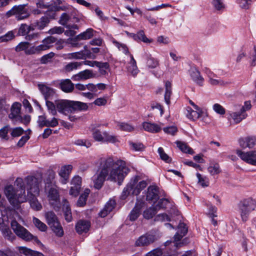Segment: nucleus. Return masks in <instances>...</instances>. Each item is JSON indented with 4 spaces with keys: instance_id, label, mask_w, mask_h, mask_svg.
I'll return each mask as SVG.
<instances>
[{
    "instance_id": "nucleus-1",
    "label": "nucleus",
    "mask_w": 256,
    "mask_h": 256,
    "mask_svg": "<svg viewBox=\"0 0 256 256\" xmlns=\"http://www.w3.org/2000/svg\"><path fill=\"white\" fill-rule=\"evenodd\" d=\"M104 168L107 171V180L117 182L120 185L126 176L130 172L126 166V162L122 160L114 162L111 158H108L102 161Z\"/></svg>"
},
{
    "instance_id": "nucleus-2",
    "label": "nucleus",
    "mask_w": 256,
    "mask_h": 256,
    "mask_svg": "<svg viewBox=\"0 0 256 256\" xmlns=\"http://www.w3.org/2000/svg\"><path fill=\"white\" fill-rule=\"evenodd\" d=\"M18 188L16 190L12 185L5 186L4 193L10 204L14 207H18L20 204L26 202L25 185L23 180L18 178L14 182Z\"/></svg>"
},
{
    "instance_id": "nucleus-3",
    "label": "nucleus",
    "mask_w": 256,
    "mask_h": 256,
    "mask_svg": "<svg viewBox=\"0 0 256 256\" xmlns=\"http://www.w3.org/2000/svg\"><path fill=\"white\" fill-rule=\"evenodd\" d=\"M25 182L27 186L26 200H28L30 207L34 210H41L42 206L37 199L40 194L38 179L34 176H28Z\"/></svg>"
},
{
    "instance_id": "nucleus-4",
    "label": "nucleus",
    "mask_w": 256,
    "mask_h": 256,
    "mask_svg": "<svg viewBox=\"0 0 256 256\" xmlns=\"http://www.w3.org/2000/svg\"><path fill=\"white\" fill-rule=\"evenodd\" d=\"M11 227L14 233L20 238L29 241L34 240L36 242H40L36 237L34 236L26 229L20 225L16 220L11 222Z\"/></svg>"
},
{
    "instance_id": "nucleus-5",
    "label": "nucleus",
    "mask_w": 256,
    "mask_h": 256,
    "mask_svg": "<svg viewBox=\"0 0 256 256\" xmlns=\"http://www.w3.org/2000/svg\"><path fill=\"white\" fill-rule=\"evenodd\" d=\"M93 138L96 142L102 143H115L118 141L116 136L110 134L108 132H102L97 128H94L92 130Z\"/></svg>"
},
{
    "instance_id": "nucleus-6",
    "label": "nucleus",
    "mask_w": 256,
    "mask_h": 256,
    "mask_svg": "<svg viewBox=\"0 0 256 256\" xmlns=\"http://www.w3.org/2000/svg\"><path fill=\"white\" fill-rule=\"evenodd\" d=\"M128 184L130 190H132V194L136 196L138 195L148 185L146 182L141 180V178L139 176H136L132 178Z\"/></svg>"
},
{
    "instance_id": "nucleus-7",
    "label": "nucleus",
    "mask_w": 256,
    "mask_h": 256,
    "mask_svg": "<svg viewBox=\"0 0 256 256\" xmlns=\"http://www.w3.org/2000/svg\"><path fill=\"white\" fill-rule=\"evenodd\" d=\"M25 4H20L14 6L10 10L8 11L6 15L8 16H14L18 20H22L28 18L30 16L28 10L26 8Z\"/></svg>"
},
{
    "instance_id": "nucleus-8",
    "label": "nucleus",
    "mask_w": 256,
    "mask_h": 256,
    "mask_svg": "<svg viewBox=\"0 0 256 256\" xmlns=\"http://www.w3.org/2000/svg\"><path fill=\"white\" fill-rule=\"evenodd\" d=\"M107 171L104 168L102 162L100 163L99 170L92 176V180L94 184V186L96 189H100L103 185L104 182L107 180Z\"/></svg>"
},
{
    "instance_id": "nucleus-9",
    "label": "nucleus",
    "mask_w": 256,
    "mask_h": 256,
    "mask_svg": "<svg viewBox=\"0 0 256 256\" xmlns=\"http://www.w3.org/2000/svg\"><path fill=\"white\" fill-rule=\"evenodd\" d=\"M237 155L246 162L256 166V150L248 152H243L241 150H236Z\"/></svg>"
},
{
    "instance_id": "nucleus-10",
    "label": "nucleus",
    "mask_w": 256,
    "mask_h": 256,
    "mask_svg": "<svg viewBox=\"0 0 256 256\" xmlns=\"http://www.w3.org/2000/svg\"><path fill=\"white\" fill-rule=\"evenodd\" d=\"M56 110L60 113L66 115L72 112V100H56Z\"/></svg>"
},
{
    "instance_id": "nucleus-11",
    "label": "nucleus",
    "mask_w": 256,
    "mask_h": 256,
    "mask_svg": "<svg viewBox=\"0 0 256 256\" xmlns=\"http://www.w3.org/2000/svg\"><path fill=\"white\" fill-rule=\"evenodd\" d=\"M54 84L58 86L60 90L64 92L70 93L74 89V85L70 79H62L54 82Z\"/></svg>"
},
{
    "instance_id": "nucleus-12",
    "label": "nucleus",
    "mask_w": 256,
    "mask_h": 256,
    "mask_svg": "<svg viewBox=\"0 0 256 256\" xmlns=\"http://www.w3.org/2000/svg\"><path fill=\"white\" fill-rule=\"evenodd\" d=\"M156 240V236L154 234H146L140 236L135 242L136 246H148Z\"/></svg>"
},
{
    "instance_id": "nucleus-13",
    "label": "nucleus",
    "mask_w": 256,
    "mask_h": 256,
    "mask_svg": "<svg viewBox=\"0 0 256 256\" xmlns=\"http://www.w3.org/2000/svg\"><path fill=\"white\" fill-rule=\"evenodd\" d=\"M21 104L19 102H14L11 108V112L9 114V118L11 119L14 124L18 122H22V118L20 116Z\"/></svg>"
},
{
    "instance_id": "nucleus-14",
    "label": "nucleus",
    "mask_w": 256,
    "mask_h": 256,
    "mask_svg": "<svg viewBox=\"0 0 256 256\" xmlns=\"http://www.w3.org/2000/svg\"><path fill=\"white\" fill-rule=\"evenodd\" d=\"M240 146L242 148H252L256 146V136H249L240 138L238 140Z\"/></svg>"
},
{
    "instance_id": "nucleus-15",
    "label": "nucleus",
    "mask_w": 256,
    "mask_h": 256,
    "mask_svg": "<svg viewBox=\"0 0 256 256\" xmlns=\"http://www.w3.org/2000/svg\"><path fill=\"white\" fill-rule=\"evenodd\" d=\"M96 77H98L97 74L94 73L92 70H86L73 76L72 79L74 80L80 81Z\"/></svg>"
},
{
    "instance_id": "nucleus-16",
    "label": "nucleus",
    "mask_w": 256,
    "mask_h": 256,
    "mask_svg": "<svg viewBox=\"0 0 256 256\" xmlns=\"http://www.w3.org/2000/svg\"><path fill=\"white\" fill-rule=\"evenodd\" d=\"M38 88L44 96L46 100L48 99H52L56 95L55 90L45 84H38Z\"/></svg>"
},
{
    "instance_id": "nucleus-17",
    "label": "nucleus",
    "mask_w": 256,
    "mask_h": 256,
    "mask_svg": "<svg viewBox=\"0 0 256 256\" xmlns=\"http://www.w3.org/2000/svg\"><path fill=\"white\" fill-rule=\"evenodd\" d=\"M38 123L40 128L44 126L54 128L58 124V120L56 118H53L51 120H48L44 115L40 116L38 117Z\"/></svg>"
},
{
    "instance_id": "nucleus-18",
    "label": "nucleus",
    "mask_w": 256,
    "mask_h": 256,
    "mask_svg": "<svg viewBox=\"0 0 256 256\" xmlns=\"http://www.w3.org/2000/svg\"><path fill=\"white\" fill-rule=\"evenodd\" d=\"M72 169V166L71 164L65 165L62 166L58 174L61 178V182L63 184H66L69 178V175Z\"/></svg>"
},
{
    "instance_id": "nucleus-19",
    "label": "nucleus",
    "mask_w": 256,
    "mask_h": 256,
    "mask_svg": "<svg viewBox=\"0 0 256 256\" xmlns=\"http://www.w3.org/2000/svg\"><path fill=\"white\" fill-rule=\"evenodd\" d=\"M189 74L192 79L197 84L202 86L204 78L201 76L200 71L196 66H192L189 70Z\"/></svg>"
},
{
    "instance_id": "nucleus-20",
    "label": "nucleus",
    "mask_w": 256,
    "mask_h": 256,
    "mask_svg": "<svg viewBox=\"0 0 256 256\" xmlns=\"http://www.w3.org/2000/svg\"><path fill=\"white\" fill-rule=\"evenodd\" d=\"M158 198V191L156 186H150L148 188L146 200L150 202H156Z\"/></svg>"
},
{
    "instance_id": "nucleus-21",
    "label": "nucleus",
    "mask_w": 256,
    "mask_h": 256,
    "mask_svg": "<svg viewBox=\"0 0 256 256\" xmlns=\"http://www.w3.org/2000/svg\"><path fill=\"white\" fill-rule=\"evenodd\" d=\"M90 226V222L86 220H80L76 224V230L79 234L87 232Z\"/></svg>"
},
{
    "instance_id": "nucleus-22",
    "label": "nucleus",
    "mask_w": 256,
    "mask_h": 256,
    "mask_svg": "<svg viewBox=\"0 0 256 256\" xmlns=\"http://www.w3.org/2000/svg\"><path fill=\"white\" fill-rule=\"evenodd\" d=\"M143 204L144 202L140 201L136 204L134 208L132 210L129 214L130 220L131 221H134L139 216Z\"/></svg>"
},
{
    "instance_id": "nucleus-23",
    "label": "nucleus",
    "mask_w": 256,
    "mask_h": 256,
    "mask_svg": "<svg viewBox=\"0 0 256 256\" xmlns=\"http://www.w3.org/2000/svg\"><path fill=\"white\" fill-rule=\"evenodd\" d=\"M188 232L186 224L184 222H180L178 228V232L174 236V240L176 242H178Z\"/></svg>"
},
{
    "instance_id": "nucleus-24",
    "label": "nucleus",
    "mask_w": 256,
    "mask_h": 256,
    "mask_svg": "<svg viewBox=\"0 0 256 256\" xmlns=\"http://www.w3.org/2000/svg\"><path fill=\"white\" fill-rule=\"evenodd\" d=\"M44 217L48 224L50 226L57 224L60 222L56 214L52 211L46 212L44 214Z\"/></svg>"
},
{
    "instance_id": "nucleus-25",
    "label": "nucleus",
    "mask_w": 256,
    "mask_h": 256,
    "mask_svg": "<svg viewBox=\"0 0 256 256\" xmlns=\"http://www.w3.org/2000/svg\"><path fill=\"white\" fill-rule=\"evenodd\" d=\"M56 42V38L52 36H50L42 40V44L39 45L42 51L46 50L53 46V44Z\"/></svg>"
},
{
    "instance_id": "nucleus-26",
    "label": "nucleus",
    "mask_w": 256,
    "mask_h": 256,
    "mask_svg": "<svg viewBox=\"0 0 256 256\" xmlns=\"http://www.w3.org/2000/svg\"><path fill=\"white\" fill-rule=\"evenodd\" d=\"M116 204L114 200H110L105 205L104 208L99 213V215L102 218H104L112 210Z\"/></svg>"
},
{
    "instance_id": "nucleus-27",
    "label": "nucleus",
    "mask_w": 256,
    "mask_h": 256,
    "mask_svg": "<svg viewBox=\"0 0 256 256\" xmlns=\"http://www.w3.org/2000/svg\"><path fill=\"white\" fill-rule=\"evenodd\" d=\"M144 130L150 132L156 133L161 130V127L158 124L150 122H144L142 124Z\"/></svg>"
},
{
    "instance_id": "nucleus-28",
    "label": "nucleus",
    "mask_w": 256,
    "mask_h": 256,
    "mask_svg": "<svg viewBox=\"0 0 256 256\" xmlns=\"http://www.w3.org/2000/svg\"><path fill=\"white\" fill-rule=\"evenodd\" d=\"M230 118L232 119L235 124L240 123L242 120L246 118L247 114L240 110L239 112H230Z\"/></svg>"
},
{
    "instance_id": "nucleus-29",
    "label": "nucleus",
    "mask_w": 256,
    "mask_h": 256,
    "mask_svg": "<svg viewBox=\"0 0 256 256\" xmlns=\"http://www.w3.org/2000/svg\"><path fill=\"white\" fill-rule=\"evenodd\" d=\"M240 205L253 211L256 207V201L251 198H248L241 201Z\"/></svg>"
},
{
    "instance_id": "nucleus-30",
    "label": "nucleus",
    "mask_w": 256,
    "mask_h": 256,
    "mask_svg": "<svg viewBox=\"0 0 256 256\" xmlns=\"http://www.w3.org/2000/svg\"><path fill=\"white\" fill-rule=\"evenodd\" d=\"M18 249L20 254L26 256H44L42 252L32 250L24 246H19Z\"/></svg>"
},
{
    "instance_id": "nucleus-31",
    "label": "nucleus",
    "mask_w": 256,
    "mask_h": 256,
    "mask_svg": "<svg viewBox=\"0 0 256 256\" xmlns=\"http://www.w3.org/2000/svg\"><path fill=\"white\" fill-rule=\"evenodd\" d=\"M72 112L76 110L84 111L88 109L87 104L79 101L72 100Z\"/></svg>"
},
{
    "instance_id": "nucleus-32",
    "label": "nucleus",
    "mask_w": 256,
    "mask_h": 256,
    "mask_svg": "<svg viewBox=\"0 0 256 256\" xmlns=\"http://www.w3.org/2000/svg\"><path fill=\"white\" fill-rule=\"evenodd\" d=\"M134 40L138 41H142L145 43H150L152 42L151 39L148 38L144 34L143 30H140L136 34H131Z\"/></svg>"
},
{
    "instance_id": "nucleus-33",
    "label": "nucleus",
    "mask_w": 256,
    "mask_h": 256,
    "mask_svg": "<svg viewBox=\"0 0 256 256\" xmlns=\"http://www.w3.org/2000/svg\"><path fill=\"white\" fill-rule=\"evenodd\" d=\"M130 61L127 68L128 71L132 76H135L138 73V70L136 66V61L134 59L132 54H130Z\"/></svg>"
},
{
    "instance_id": "nucleus-34",
    "label": "nucleus",
    "mask_w": 256,
    "mask_h": 256,
    "mask_svg": "<svg viewBox=\"0 0 256 256\" xmlns=\"http://www.w3.org/2000/svg\"><path fill=\"white\" fill-rule=\"evenodd\" d=\"M172 94V84L169 81L165 83L164 100L166 104L169 105L170 103V98Z\"/></svg>"
},
{
    "instance_id": "nucleus-35",
    "label": "nucleus",
    "mask_w": 256,
    "mask_h": 256,
    "mask_svg": "<svg viewBox=\"0 0 256 256\" xmlns=\"http://www.w3.org/2000/svg\"><path fill=\"white\" fill-rule=\"evenodd\" d=\"M50 22L49 18L46 16H42L39 20L32 24L34 28H37L38 30H42L48 26Z\"/></svg>"
},
{
    "instance_id": "nucleus-36",
    "label": "nucleus",
    "mask_w": 256,
    "mask_h": 256,
    "mask_svg": "<svg viewBox=\"0 0 256 256\" xmlns=\"http://www.w3.org/2000/svg\"><path fill=\"white\" fill-rule=\"evenodd\" d=\"M94 30L92 28H88L85 32L76 36V40H86L91 38L94 36Z\"/></svg>"
},
{
    "instance_id": "nucleus-37",
    "label": "nucleus",
    "mask_w": 256,
    "mask_h": 256,
    "mask_svg": "<svg viewBox=\"0 0 256 256\" xmlns=\"http://www.w3.org/2000/svg\"><path fill=\"white\" fill-rule=\"evenodd\" d=\"M68 56L69 58L84 59L86 58H94V57L88 56V53L86 54L84 50L68 54Z\"/></svg>"
},
{
    "instance_id": "nucleus-38",
    "label": "nucleus",
    "mask_w": 256,
    "mask_h": 256,
    "mask_svg": "<svg viewBox=\"0 0 256 256\" xmlns=\"http://www.w3.org/2000/svg\"><path fill=\"white\" fill-rule=\"evenodd\" d=\"M90 190L86 188L84 190V193H82L79 197L78 200L77 201L76 204L78 206H84L86 204V201L87 198L90 194Z\"/></svg>"
},
{
    "instance_id": "nucleus-39",
    "label": "nucleus",
    "mask_w": 256,
    "mask_h": 256,
    "mask_svg": "<svg viewBox=\"0 0 256 256\" xmlns=\"http://www.w3.org/2000/svg\"><path fill=\"white\" fill-rule=\"evenodd\" d=\"M96 67L98 68V72L100 76H104L108 74L107 70L110 68V65L108 62H99L96 65Z\"/></svg>"
},
{
    "instance_id": "nucleus-40",
    "label": "nucleus",
    "mask_w": 256,
    "mask_h": 256,
    "mask_svg": "<svg viewBox=\"0 0 256 256\" xmlns=\"http://www.w3.org/2000/svg\"><path fill=\"white\" fill-rule=\"evenodd\" d=\"M32 24V26H28L26 24H22L18 30V34L21 36H26L30 30H34Z\"/></svg>"
},
{
    "instance_id": "nucleus-41",
    "label": "nucleus",
    "mask_w": 256,
    "mask_h": 256,
    "mask_svg": "<svg viewBox=\"0 0 256 256\" xmlns=\"http://www.w3.org/2000/svg\"><path fill=\"white\" fill-rule=\"evenodd\" d=\"M82 65V63L75 62H71L66 64L64 67V70L66 72H70L73 70L77 69L78 67Z\"/></svg>"
},
{
    "instance_id": "nucleus-42",
    "label": "nucleus",
    "mask_w": 256,
    "mask_h": 256,
    "mask_svg": "<svg viewBox=\"0 0 256 256\" xmlns=\"http://www.w3.org/2000/svg\"><path fill=\"white\" fill-rule=\"evenodd\" d=\"M240 212V213L241 218L243 222H246L249 216L250 213L252 211L246 208L239 206Z\"/></svg>"
},
{
    "instance_id": "nucleus-43",
    "label": "nucleus",
    "mask_w": 256,
    "mask_h": 256,
    "mask_svg": "<svg viewBox=\"0 0 256 256\" xmlns=\"http://www.w3.org/2000/svg\"><path fill=\"white\" fill-rule=\"evenodd\" d=\"M177 146L184 152L188 154H192L193 150L190 148L186 144L177 141L176 142Z\"/></svg>"
},
{
    "instance_id": "nucleus-44",
    "label": "nucleus",
    "mask_w": 256,
    "mask_h": 256,
    "mask_svg": "<svg viewBox=\"0 0 256 256\" xmlns=\"http://www.w3.org/2000/svg\"><path fill=\"white\" fill-rule=\"evenodd\" d=\"M62 208L64 212L65 220L68 222H70L72 220V218L70 206L68 204H66L63 205Z\"/></svg>"
},
{
    "instance_id": "nucleus-45",
    "label": "nucleus",
    "mask_w": 256,
    "mask_h": 256,
    "mask_svg": "<svg viewBox=\"0 0 256 256\" xmlns=\"http://www.w3.org/2000/svg\"><path fill=\"white\" fill-rule=\"evenodd\" d=\"M33 223L34 226L40 231L45 232L47 230V226L46 224L36 218H33Z\"/></svg>"
},
{
    "instance_id": "nucleus-46",
    "label": "nucleus",
    "mask_w": 256,
    "mask_h": 256,
    "mask_svg": "<svg viewBox=\"0 0 256 256\" xmlns=\"http://www.w3.org/2000/svg\"><path fill=\"white\" fill-rule=\"evenodd\" d=\"M56 235L58 237H62L64 235V230L60 224L58 222L57 224L50 226Z\"/></svg>"
},
{
    "instance_id": "nucleus-47",
    "label": "nucleus",
    "mask_w": 256,
    "mask_h": 256,
    "mask_svg": "<svg viewBox=\"0 0 256 256\" xmlns=\"http://www.w3.org/2000/svg\"><path fill=\"white\" fill-rule=\"evenodd\" d=\"M46 104L49 112L51 114L52 116L56 115L57 113V110L56 102L54 104L48 100H46Z\"/></svg>"
},
{
    "instance_id": "nucleus-48",
    "label": "nucleus",
    "mask_w": 256,
    "mask_h": 256,
    "mask_svg": "<svg viewBox=\"0 0 256 256\" xmlns=\"http://www.w3.org/2000/svg\"><path fill=\"white\" fill-rule=\"evenodd\" d=\"M156 208L152 206L144 211L143 215L144 218L150 219L152 218L156 214Z\"/></svg>"
},
{
    "instance_id": "nucleus-49",
    "label": "nucleus",
    "mask_w": 256,
    "mask_h": 256,
    "mask_svg": "<svg viewBox=\"0 0 256 256\" xmlns=\"http://www.w3.org/2000/svg\"><path fill=\"white\" fill-rule=\"evenodd\" d=\"M250 60L249 62L251 66H256V48L254 46V48L251 50L248 54V56Z\"/></svg>"
},
{
    "instance_id": "nucleus-50",
    "label": "nucleus",
    "mask_w": 256,
    "mask_h": 256,
    "mask_svg": "<svg viewBox=\"0 0 256 256\" xmlns=\"http://www.w3.org/2000/svg\"><path fill=\"white\" fill-rule=\"evenodd\" d=\"M208 170L212 176L218 174L220 172V166L218 164H210L208 168Z\"/></svg>"
},
{
    "instance_id": "nucleus-51",
    "label": "nucleus",
    "mask_w": 256,
    "mask_h": 256,
    "mask_svg": "<svg viewBox=\"0 0 256 256\" xmlns=\"http://www.w3.org/2000/svg\"><path fill=\"white\" fill-rule=\"evenodd\" d=\"M1 231L4 236L6 239L12 240L14 238V236L7 226L4 228V230H2Z\"/></svg>"
},
{
    "instance_id": "nucleus-52",
    "label": "nucleus",
    "mask_w": 256,
    "mask_h": 256,
    "mask_svg": "<svg viewBox=\"0 0 256 256\" xmlns=\"http://www.w3.org/2000/svg\"><path fill=\"white\" fill-rule=\"evenodd\" d=\"M59 194L58 190L54 188H51L48 194V198L50 200L56 201L58 198Z\"/></svg>"
},
{
    "instance_id": "nucleus-53",
    "label": "nucleus",
    "mask_w": 256,
    "mask_h": 256,
    "mask_svg": "<svg viewBox=\"0 0 256 256\" xmlns=\"http://www.w3.org/2000/svg\"><path fill=\"white\" fill-rule=\"evenodd\" d=\"M117 126L119 129L124 131L131 132L134 130V127L132 126L125 122H118Z\"/></svg>"
},
{
    "instance_id": "nucleus-54",
    "label": "nucleus",
    "mask_w": 256,
    "mask_h": 256,
    "mask_svg": "<svg viewBox=\"0 0 256 256\" xmlns=\"http://www.w3.org/2000/svg\"><path fill=\"white\" fill-rule=\"evenodd\" d=\"M159 64L158 60L154 58H149L146 62L147 66L150 68H154Z\"/></svg>"
},
{
    "instance_id": "nucleus-55",
    "label": "nucleus",
    "mask_w": 256,
    "mask_h": 256,
    "mask_svg": "<svg viewBox=\"0 0 256 256\" xmlns=\"http://www.w3.org/2000/svg\"><path fill=\"white\" fill-rule=\"evenodd\" d=\"M212 4L218 10H222L225 8L223 0H212Z\"/></svg>"
},
{
    "instance_id": "nucleus-56",
    "label": "nucleus",
    "mask_w": 256,
    "mask_h": 256,
    "mask_svg": "<svg viewBox=\"0 0 256 256\" xmlns=\"http://www.w3.org/2000/svg\"><path fill=\"white\" fill-rule=\"evenodd\" d=\"M158 153L162 160L165 161L166 162H169L171 161V158L168 156L164 152V149L160 147L158 150Z\"/></svg>"
},
{
    "instance_id": "nucleus-57",
    "label": "nucleus",
    "mask_w": 256,
    "mask_h": 256,
    "mask_svg": "<svg viewBox=\"0 0 256 256\" xmlns=\"http://www.w3.org/2000/svg\"><path fill=\"white\" fill-rule=\"evenodd\" d=\"M74 144L76 146H86V148H88L92 146V143L90 141L82 139L76 140Z\"/></svg>"
},
{
    "instance_id": "nucleus-58",
    "label": "nucleus",
    "mask_w": 256,
    "mask_h": 256,
    "mask_svg": "<svg viewBox=\"0 0 256 256\" xmlns=\"http://www.w3.org/2000/svg\"><path fill=\"white\" fill-rule=\"evenodd\" d=\"M196 176L198 178V183L203 187L208 186L209 185V182L206 177L203 178L199 173L196 174Z\"/></svg>"
},
{
    "instance_id": "nucleus-59",
    "label": "nucleus",
    "mask_w": 256,
    "mask_h": 256,
    "mask_svg": "<svg viewBox=\"0 0 256 256\" xmlns=\"http://www.w3.org/2000/svg\"><path fill=\"white\" fill-rule=\"evenodd\" d=\"M131 148L136 151H142L144 149V146L142 143L130 142Z\"/></svg>"
},
{
    "instance_id": "nucleus-60",
    "label": "nucleus",
    "mask_w": 256,
    "mask_h": 256,
    "mask_svg": "<svg viewBox=\"0 0 256 256\" xmlns=\"http://www.w3.org/2000/svg\"><path fill=\"white\" fill-rule=\"evenodd\" d=\"M71 184L72 186L81 188L82 178L78 176H74L72 180Z\"/></svg>"
},
{
    "instance_id": "nucleus-61",
    "label": "nucleus",
    "mask_w": 256,
    "mask_h": 256,
    "mask_svg": "<svg viewBox=\"0 0 256 256\" xmlns=\"http://www.w3.org/2000/svg\"><path fill=\"white\" fill-rule=\"evenodd\" d=\"M213 110L218 114L223 115L226 113L224 108L218 104H215L212 106Z\"/></svg>"
},
{
    "instance_id": "nucleus-62",
    "label": "nucleus",
    "mask_w": 256,
    "mask_h": 256,
    "mask_svg": "<svg viewBox=\"0 0 256 256\" xmlns=\"http://www.w3.org/2000/svg\"><path fill=\"white\" fill-rule=\"evenodd\" d=\"M24 132V130L21 127H17L12 130L10 133L12 137H18L22 136Z\"/></svg>"
},
{
    "instance_id": "nucleus-63",
    "label": "nucleus",
    "mask_w": 256,
    "mask_h": 256,
    "mask_svg": "<svg viewBox=\"0 0 256 256\" xmlns=\"http://www.w3.org/2000/svg\"><path fill=\"white\" fill-rule=\"evenodd\" d=\"M29 46L30 43L28 42H21L16 47L15 50L17 52L22 50H24L26 52Z\"/></svg>"
},
{
    "instance_id": "nucleus-64",
    "label": "nucleus",
    "mask_w": 256,
    "mask_h": 256,
    "mask_svg": "<svg viewBox=\"0 0 256 256\" xmlns=\"http://www.w3.org/2000/svg\"><path fill=\"white\" fill-rule=\"evenodd\" d=\"M162 252L161 248H155L148 252L145 256H162Z\"/></svg>"
}]
</instances>
